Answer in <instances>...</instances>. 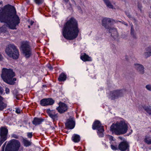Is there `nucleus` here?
<instances>
[{"label":"nucleus","mask_w":151,"mask_h":151,"mask_svg":"<svg viewBox=\"0 0 151 151\" xmlns=\"http://www.w3.org/2000/svg\"><path fill=\"white\" fill-rule=\"evenodd\" d=\"M0 22L5 23L10 29H15L19 23L20 19L14 10H9L5 6L0 9Z\"/></svg>","instance_id":"f257e3e1"},{"label":"nucleus","mask_w":151,"mask_h":151,"mask_svg":"<svg viewBox=\"0 0 151 151\" xmlns=\"http://www.w3.org/2000/svg\"><path fill=\"white\" fill-rule=\"evenodd\" d=\"M79 31L78 21L74 18H71L64 25L62 33L65 38L73 40L77 37Z\"/></svg>","instance_id":"f03ea898"},{"label":"nucleus","mask_w":151,"mask_h":151,"mask_svg":"<svg viewBox=\"0 0 151 151\" xmlns=\"http://www.w3.org/2000/svg\"><path fill=\"white\" fill-rule=\"evenodd\" d=\"M128 123L123 120L113 124L110 127V131L113 134L117 135L123 134L126 133L128 128Z\"/></svg>","instance_id":"7ed1b4c3"},{"label":"nucleus","mask_w":151,"mask_h":151,"mask_svg":"<svg viewBox=\"0 0 151 151\" xmlns=\"http://www.w3.org/2000/svg\"><path fill=\"white\" fill-rule=\"evenodd\" d=\"M15 74L12 70L3 68L1 76L4 82L9 84H14V81L16 80V78H13Z\"/></svg>","instance_id":"20e7f679"},{"label":"nucleus","mask_w":151,"mask_h":151,"mask_svg":"<svg viewBox=\"0 0 151 151\" xmlns=\"http://www.w3.org/2000/svg\"><path fill=\"white\" fill-rule=\"evenodd\" d=\"M5 52L9 57L14 59L18 58L19 56L18 50L13 44H9L6 47Z\"/></svg>","instance_id":"39448f33"},{"label":"nucleus","mask_w":151,"mask_h":151,"mask_svg":"<svg viewBox=\"0 0 151 151\" xmlns=\"http://www.w3.org/2000/svg\"><path fill=\"white\" fill-rule=\"evenodd\" d=\"M20 144L18 141L13 139L9 141L5 148V151H18Z\"/></svg>","instance_id":"423d86ee"},{"label":"nucleus","mask_w":151,"mask_h":151,"mask_svg":"<svg viewBox=\"0 0 151 151\" xmlns=\"http://www.w3.org/2000/svg\"><path fill=\"white\" fill-rule=\"evenodd\" d=\"M92 128L93 129H96L98 130L97 134L99 137H103L104 132V127L101 125L99 121L96 120L95 121L92 125Z\"/></svg>","instance_id":"0eeeda50"},{"label":"nucleus","mask_w":151,"mask_h":151,"mask_svg":"<svg viewBox=\"0 0 151 151\" xmlns=\"http://www.w3.org/2000/svg\"><path fill=\"white\" fill-rule=\"evenodd\" d=\"M21 47L25 57L26 58H29L31 55V52L28 43L26 42L22 43Z\"/></svg>","instance_id":"6e6552de"},{"label":"nucleus","mask_w":151,"mask_h":151,"mask_svg":"<svg viewBox=\"0 0 151 151\" xmlns=\"http://www.w3.org/2000/svg\"><path fill=\"white\" fill-rule=\"evenodd\" d=\"M123 93L124 91L122 90L114 91L111 92L110 97L112 99H117L122 96Z\"/></svg>","instance_id":"1a4fd4ad"},{"label":"nucleus","mask_w":151,"mask_h":151,"mask_svg":"<svg viewBox=\"0 0 151 151\" xmlns=\"http://www.w3.org/2000/svg\"><path fill=\"white\" fill-rule=\"evenodd\" d=\"M65 124L67 128L70 129H73L74 127L75 124L74 118L71 117H70L67 120Z\"/></svg>","instance_id":"9d476101"},{"label":"nucleus","mask_w":151,"mask_h":151,"mask_svg":"<svg viewBox=\"0 0 151 151\" xmlns=\"http://www.w3.org/2000/svg\"><path fill=\"white\" fill-rule=\"evenodd\" d=\"M54 102V101L51 98L43 99L40 101V104L44 106L52 105Z\"/></svg>","instance_id":"9b49d317"},{"label":"nucleus","mask_w":151,"mask_h":151,"mask_svg":"<svg viewBox=\"0 0 151 151\" xmlns=\"http://www.w3.org/2000/svg\"><path fill=\"white\" fill-rule=\"evenodd\" d=\"M118 149L121 151H129V145L126 142H122L119 145Z\"/></svg>","instance_id":"f8f14e48"},{"label":"nucleus","mask_w":151,"mask_h":151,"mask_svg":"<svg viewBox=\"0 0 151 151\" xmlns=\"http://www.w3.org/2000/svg\"><path fill=\"white\" fill-rule=\"evenodd\" d=\"M58 111L60 113H63L68 109L67 105L64 103H60L59 104V106L57 108Z\"/></svg>","instance_id":"ddd939ff"},{"label":"nucleus","mask_w":151,"mask_h":151,"mask_svg":"<svg viewBox=\"0 0 151 151\" xmlns=\"http://www.w3.org/2000/svg\"><path fill=\"white\" fill-rule=\"evenodd\" d=\"M134 68L139 74H143L144 73V66L141 64L135 63L134 65Z\"/></svg>","instance_id":"4468645a"},{"label":"nucleus","mask_w":151,"mask_h":151,"mask_svg":"<svg viewBox=\"0 0 151 151\" xmlns=\"http://www.w3.org/2000/svg\"><path fill=\"white\" fill-rule=\"evenodd\" d=\"M109 31L111 33V35L112 37L114 39H117L119 37V34L116 29L114 27L110 28Z\"/></svg>","instance_id":"2eb2a0df"},{"label":"nucleus","mask_w":151,"mask_h":151,"mask_svg":"<svg viewBox=\"0 0 151 151\" xmlns=\"http://www.w3.org/2000/svg\"><path fill=\"white\" fill-rule=\"evenodd\" d=\"M102 25L105 27L107 28V25L109 24H113L115 22L114 20L109 18H104L102 21Z\"/></svg>","instance_id":"dca6fc26"},{"label":"nucleus","mask_w":151,"mask_h":151,"mask_svg":"<svg viewBox=\"0 0 151 151\" xmlns=\"http://www.w3.org/2000/svg\"><path fill=\"white\" fill-rule=\"evenodd\" d=\"M81 59L83 61L85 62L86 61H92L91 58L87 55L86 53H82L81 56Z\"/></svg>","instance_id":"f3484780"},{"label":"nucleus","mask_w":151,"mask_h":151,"mask_svg":"<svg viewBox=\"0 0 151 151\" xmlns=\"http://www.w3.org/2000/svg\"><path fill=\"white\" fill-rule=\"evenodd\" d=\"M44 120L43 119L35 118L32 121V122L33 124L35 125H37L41 124L44 121Z\"/></svg>","instance_id":"a211bd4d"},{"label":"nucleus","mask_w":151,"mask_h":151,"mask_svg":"<svg viewBox=\"0 0 151 151\" xmlns=\"http://www.w3.org/2000/svg\"><path fill=\"white\" fill-rule=\"evenodd\" d=\"M3 100V98L0 96V111L5 109L7 106L6 104L2 101Z\"/></svg>","instance_id":"6ab92c4d"},{"label":"nucleus","mask_w":151,"mask_h":151,"mask_svg":"<svg viewBox=\"0 0 151 151\" xmlns=\"http://www.w3.org/2000/svg\"><path fill=\"white\" fill-rule=\"evenodd\" d=\"M72 140L75 142H78L80 139V136L77 134H74L72 137Z\"/></svg>","instance_id":"aec40b11"},{"label":"nucleus","mask_w":151,"mask_h":151,"mask_svg":"<svg viewBox=\"0 0 151 151\" xmlns=\"http://www.w3.org/2000/svg\"><path fill=\"white\" fill-rule=\"evenodd\" d=\"M144 55L146 58L151 56V47H149L147 48L146 51L145 52Z\"/></svg>","instance_id":"412c9836"},{"label":"nucleus","mask_w":151,"mask_h":151,"mask_svg":"<svg viewBox=\"0 0 151 151\" xmlns=\"http://www.w3.org/2000/svg\"><path fill=\"white\" fill-rule=\"evenodd\" d=\"M107 7L109 8L113 9L114 6L109 0H103Z\"/></svg>","instance_id":"4be33fe9"},{"label":"nucleus","mask_w":151,"mask_h":151,"mask_svg":"<svg viewBox=\"0 0 151 151\" xmlns=\"http://www.w3.org/2000/svg\"><path fill=\"white\" fill-rule=\"evenodd\" d=\"M144 142L148 144H151V137L150 135H146L145 136Z\"/></svg>","instance_id":"5701e85b"},{"label":"nucleus","mask_w":151,"mask_h":151,"mask_svg":"<svg viewBox=\"0 0 151 151\" xmlns=\"http://www.w3.org/2000/svg\"><path fill=\"white\" fill-rule=\"evenodd\" d=\"M66 78V75H65L64 73H62L60 76L58 78V80L60 81H63L65 80Z\"/></svg>","instance_id":"b1692460"},{"label":"nucleus","mask_w":151,"mask_h":151,"mask_svg":"<svg viewBox=\"0 0 151 151\" xmlns=\"http://www.w3.org/2000/svg\"><path fill=\"white\" fill-rule=\"evenodd\" d=\"M23 142L24 145L26 147H28L31 144V142L25 139H23Z\"/></svg>","instance_id":"393cba45"},{"label":"nucleus","mask_w":151,"mask_h":151,"mask_svg":"<svg viewBox=\"0 0 151 151\" xmlns=\"http://www.w3.org/2000/svg\"><path fill=\"white\" fill-rule=\"evenodd\" d=\"M143 108L148 113L151 115V109L146 106H144L143 107Z\"/></svg>","instance_id":"a878e982"},{"label":"nucleus","mask_w":151,"mask_h":151,"mask_svg":"<svg viewBox=\"0 0 151 151\" xmlns=\"http://www.w3.org/2000/svg\"><path fill=\"white\" fill-rule=\"evenodd\" d=\"M47 114L50 116H51V115L52 114V115H53L55 114V111L54 110L51 111L50 109H47Z\"/></svg>","instance_id":"bb28decb"},{"label":"nucleus","mask_w":151,"mask_h":151,"mask_svg":"<svg viewBox=\"0 0 151 151\" xmlns=\"http://www.w3.org/2000/svg\"><path fill=\"white\" fill-rule=\"evenodd\" d=\"M35 3L38 5L42 4L44 1V0H34Z\"/></svg>","instance_id":"cd10ccee"},{"label":"nucleus","mask_w":151,"mask_h":151,"mask_svg":"<svg viewBox=\"0 0 151 151\" xmlns=\"http://www.w3.org/2000/svg\"><path fill=\"white\" fill-rule=\"evenodd\" d=\"M51 116H50L52 118L53 120H57L58 118V115L57 114H55L54 115L51 114Z\"/></svg>","instance_id":"c85d7f7f"},{"label":"nucleus","mask_w":151,"mask_h":151,"mask_svg":"<svg viewBox=\"0 0 151 151\" xmlns=\"http://www.w3.org/2000/svg\"><path fill=\"white\" fill-rule=\"evenodd\" d=\"M5 25H3L1 27H0V32H5L6 31V28Z\"/></svg>","instance_id":"c756f323"},{"label":"nucleus","mask_w":151,"mask_h":151,"mask_svg":"<svg viewBox=\"0 0 151 151\" xmlns=\"http://www.w3.org/2000/svg\"><path fill=\"white\" fill-rule=\"evenodd\" d=\"M146 88L148 91H151V84H148L145 86Z\"/></svg>","instance_id":"7c9ffc66"},{"label":"nucleus","mask_w":151,"mask_h":151,"mask_svg":"<svg viewBox=\"0 0 151 151\" xmlns=\"http://www.w3.org/2000/svg\"><path fill=\"white\" fill-rule=\"evenodd\" d=\"M77 8L79 12L81 13H82L83 11L81 7L80 6H77Z\"/></svg>","instance_id":"2f4dec72"},{"label":"nucleus","mask_w":151,"mask_h":151,"mask_svg":"<svg viewBox=\"0 0 151 151\" xmlns=\"http://www.w3.org/2000/svg\"><path fill=\"white\" fill-rule=\"evenodd\" d=\"M106 137L108 139H109L111 141L114 140L113 137L111 136L110 135H107L106 136Z\"/></svg>","instance_id":"473e14b6"},{"label":"nucleus","mask_w":151,"mask_h":151,"mask_svg":"<svg viewBox=\"0 0 151 151\" xmlns=\"http://www.w3.org/2000/svg\"><path fill=\"white\" fill-rule=\"evenodd\" d=\"M32 136V132H29L27 133V136L28 137L31 138Z\"/></svg>","instance_id":"72a5a7b5"},{"label":"nucleus","mask_w":151,"mask_h":151,"mask_svg":"<svg viewBox=\"0 0 151 151\" xmlns=\"http://www.w3.org/2000/svg\"><path fill=\"white\" fill-rule=\"evenodd\" d=\"M47 67L50 69V70H52L53 69V67L50 64L47 65Z\"/></svg>","instance_id":"f704fd0d"},{"label":"nucleus","mask_w":151,"mask_h":151,"mask_svg":"<svg viewBox=\"0 0 151 151\" xmlns=\"http://www.w3.org/2000/svg\"><path fill=\"white\" fill-rule=\"evenodd\" d=\"M111 148L113 150H116L117 149V147L116 146H114L112 145H111Z\"/></svg>","instance_id":"c9c22d12"},{"label":"nucleus","mask_w":151,"mask_h":151,"mask_svg":"<svg viewBox=\"0 0 151 151\" xmlns=\"http://www.w3.org/2000/svg\"><path fill=\"white\" fill-rule=\"evenodd\" d=\"M5 91L6 93L8 94L9 92V90L7 88H5Z\"/></svg>","instance_id":"e433bc0d"},{"label":"nucleus","mask_w":151,"mask_h":151,"mask_svg":"<svg viewBox=\"0 0 151 151\" xmlns=\"http://www.w3.org/2000/svg\"><path fill=\"white\" fill-rule=\"evenodd\" d=\"M4 90L0 86V93L2 94Z\"/></svg>","instance_id":"4c0bfd02"},{"label":"nucleus","mask_w":151,"mask_h":151,"mask_svg":"<svg viewBox=\"0 0 151 151\" xmlns=\"http://www.w3.org/2000/svg\"><path fill=\"white\" fill-rule=\"evenodd\" d=\"M3 5V3L2 1H0V8Z\"/></svg>","instance_id":"58836bf2"},{"label":"nucleus","mask_w":151,"mask_h":151,"mask_svg":"<svg viewBox=\"0 0 151 151\" xmlns=\"http://www.w3.org/2000/svg\"><path fill=\"white\" fill-rule=\"evenodd\" d=\"M16 112L17 113H20V110L19 109H17L16 110Z\"/></svg>","instance_id":"ea45409f"},{"label":"nucleus","mask_w":151,"mask_h":151,"mask_svg":"<svg viewBox=\"0 0 151 151\" xmlns=\"http://www.w3.org/2000/svg\"><path fill=\"white\" fill-rule=\"evenodd\" d=\"M138 8H139V9L140 10V11H141V8L142 7L141 6V5H139L138 6Z\"/></svg>","instance_id":"a19ab883"},{"label":"nucleus","mask_w":151,"mask_h":151,"mask_svg":"<svg viewBox=\"0 0 151 151\" xmlns=\"http://www.w3.org/2000/svg\"><path fill=\"white\" fill-rule=\"evenodd\" d=\"M12 137H14L15 138H17V136L15 135H12Z\"/></svg>","instance_id":"79ce46f5"},{"label":"nucleus","mask_w":151,"mask_h":151,"mask_svg":"<svg viewBox=\"0 0 151 151\" xmlns=\"http://www.w3.org/2000/svg\"><path fill=\"white\" fill-rule=\"evenodd\" d=\"M63 0L66 3H67L69 1V0Z\"/></svg>","instance_id":"37998d69"},{"label":"nucleus","mask_w":151,"mask_h":151,"mask_svg":"<svg viewBox=\"0 0 151 151\" xmlns=\"http://www.w3.org/2000/svg\"><path fill=\"white\" fill-rule=\"evenodd\" d=\"M133 29L132 28V26L131 27V33L132 34L133 32Z\"/></svg>","instance_id":"c03bdc74"},{"label":"nucleus","mask_w":151,"mask_h":151,"mask_svg":"<svg viewBox=\"0 0 151 151\" xmlns=\"http://www.w3.org/2000/svg\"><path fill=\"white\" fill-rule=\"evenodd\" d=\"M34 22L33 21H31L30 22V24L31 25H32L34 23Z\"/></svg>","instance_id":"a18cd8bd"},{"label":"nucleus","mask_w":151,"mask_h":151,"mask_svg":"<svg viewBox=\"0 0 151 151\" xmlns=\"http://www.w3.org/2000/svg\"><path fill=\"white\" fill-rule=\"evenodd\" d=\"M6 142L5 143H4L3 144V145L2 147H4H4H5V145H6Z\"/></svg>","instance_id":"49530a36"},{"label":"nucleus","mask_w":151,"mask_h":151,"mask_svg":"<svg viewBox=\"0 0 151 151\" xmlns=\"http://www.w3.org/2000/svg\"><path fill=\"white\" fill-rule=\"evenodd\" d=\"M71 1L73 3H74V4H75V2L74 0H71Z\"/></svg>","instance_id":"de8ad7c7"},{"label":"nucleus","mask_w":151,"mask_h":151,"mask_svg":"<svg viewBox=\"0 0 151 151\" xmlns=\"http://www.w3.org/2000/svg\"><path fill=\"white\" fill-rule=\"evenodd\" d=\"M123 23L124 25H126V26H127V24L126 23H125V22H124Z\"/></svg>","instance_id":"09e8293b"},{"label":"nucleus","mask_w":151,"mask_h":151,"mask_svg":"<svg viewBox=\"0 0 151 151\" xmlns=\"http://www.w3.org/2000/svg\"><path fill=\"white\" fill-rule=\"evenodd\" d=\"M119 138L120 139H121V140H122V138L121 137H119Z\"/></svg>","instance_id":"8fccbe9b"},{"label":"nucleus","mask_w":151,"mask_h":151,"mask_svg":"<svg viewBox=\"0 0 151 151\" xmlns=\"http://www.w3.org/2000/svg\"><path fill=\"white\" fill-rule=\"evenodd\" d=\"M128 16L129 17H130V16L129 15H128Z\"/></svg>","instance_id":"3c124183"},{"label":"nucleus","mask_w":151,"mask_h":151,"mask_svg":"<svg viewBox=\"0 0 151 151\" xmlns=\"http://www.w3.org/2000/svg\"><path fill=\"white\" fill-rule=\"evenodd\" d=\"M1 151H4V150H2Z\"/></svg>","instance_id":"603ef678"},{"label":"nucleus","mask_w":151,"mask_h":151,"mask_svg":"<svg viewBox=\"0 0 151 151\" xmlns=\"http://www.w3.org/2000/svg\"><path fill=\"white\" fill-rule=\"evenodd\" d=\"M28 27H29V28H30V26H28Z\"/></svg>","instance_id":"864d4df0"}]
</instances>
